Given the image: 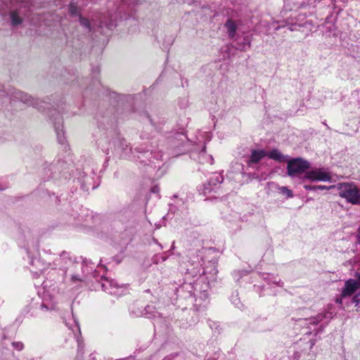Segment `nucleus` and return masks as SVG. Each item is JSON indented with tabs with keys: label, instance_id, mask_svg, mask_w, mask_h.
<instances>
[{
	"label": "nucleus",
	"instance_id": "obj_1",
	"mask_svg": "<svg viewBox=\"0 0 360 360\" xmlns=\"http://www.w3.org/2000/svg\"><path fill=\"white\" fill-rule=\"evenodd\" d=\"M338 191L340 197L352 205H360V188L353 182L332 185Z\"/></svg>",
	"mask_w": 360,
	"mask_h": 360
},
{
	"label": "nucleus",
	"instance_id": "obj_2",
	"mask_svg": "<svg viewBox=\"0 0 360 360\" xmlns=\"http://www.w3.org/2000/svg\"><path fill=\"white\" fill-rule=\"evenodd\" d=\"M30 6V0H17L16 8L12 9L10 12L12 25H19L22 22L23 18L28 14Z\"/></svg>",
	"mask_w": 360,
	"mask_h": 360
},
{
	"label": "nucleus",
	"instance_id": "obj_3",
	"mask_svg": "<svg viewBox=\"0 0 360 360\" xmlns=\"http://www.w3.org/2000/svg\"><path fill=\"white\" fill-rule=\"evenodd\" d=\"M308 168L309 163L301 158H295L288 162V173L292 177L304 173Z\"/></svg>",
	"mask_w": 360,
	"mask_h": 360
},
{
	"label": "nucleus",
	"instance_id": "obj_4",
	"mask_svg": "<svg viewBox=\"0 0 360 360\" xmlns=\"http://www.w3.org/2000/svg\"><path fill=\"white\" fill-rule=\"evenodd\" d=\"M50 119L53 122L59 143L61 144L65 143V139L63 132V118L60 113L56 110L51 111L50 114Z\"/></svg>",
	"mask_w": 360,
	"mask_h": 360
},
{
	"label": "nucleus",
	"instance_id": "obj_5",
	"mask_svg": "<svg viewBox=\"0 0 360 360\" xmlns=\"http://www.w3.org/2000/svg\"><path fill=\"white\" fill-rule=\"evenodd\" d=\"M13 96L15 99L19 100L27 105H32L38 110H41L43 104L44 103V101L38 98H33L32 96L21 91H15Z\"/></svg>",
	"mask_w": 360,
	"mask_h": 360
},
{
	"label": "nucleus",
	"instance_id": "obj_6",
	"mask_svg": "<svg viewBox=\"0 0 360 360\" xmlns=\"http://www.w3.org/2000/svg\"><path fill=\"white\" fill-rule=\"evenodd\" d=\"M102 288L104 291L116 296L122 295L126 290V286L120 285L118 283L112 279H105L102 283Z\"/></svg>",
	"mask_w": 360,
	"mask_h": 360
},
{
	"label": "nucleus",
	"instance_id": "obj_7",
	"mask_svg": "<svg viewBox=\"0 0 360 360\" xmlns=\"http://www.w3.org/2000/svg\"><path fill=\"white\" fill-rule=\"evenodd\" d=\"M305 178L311 181H331V175L324 169H315L307 172Z\"/></svg>",
	"mask_w": 360,
	"mask_h": 360
},
{
	"label": "nucleus",
	"instance_id": "obj_8",
	"mask_svg": "<svg viewBox=\"0 0 360 360\" xmlns=\"http://www.w3.org/2000/svg\"><path fill=\"white\" fill-rule=\"evenodd\" d=\"M359 288V282H357L356 280L354 279H349L345 283V286L342 289L341 296L342 297L351 296Z\"/></svg>",
	"mask_w": 360,
	"mask_h": 360
},
{
	"label": "nucleus",
	"instance_id": "obj_9",
	"mask_svg": "<svg viewBox=\"0 0 360 360\" xmlns=\"http://www.w3.org/2000/svg\"><path fill=\"white\" fill-rule=\"evenodd\" d=\"M266 156L267 153L264 150H253L248 164L250 166L253 163H257Z\"/></svg>",
	"mask_w": 360,
	"mask_h": 360
},
{
	"label": "nucleus",
	"instance_id": "obj_10",
	"mask_svg": "<svg viewBox=\"0 0 360 360\" xmlns=\"http://www.w3.org/2000/svg\"><path fill=\"white\" fill-rule=\"evenodd\" d=\"M333 318V314L331 312L326 311L323 313H320L317 314L316 316L311 317L309 319L310 323L316 325L323 321L324 319H330Z\"/></svg>",
	"mask_w": 360,
	"mask_h": 360
},
{
	"label": "nucleus",
	"instance_id": "obj_11",
	"mask_svg": "<svg viewBox=\"0 0 360 360\" xmlns=\"http://www.w3.org/2000/svg\"><path fill=\"white\" fill-rule=\"evenodd\" d=\"M226 28L228 35L230 38H233L236 34L237 26L233 20L231 19H229L226 20L224 25Z\"/></svg>",
	"mask_w": 360,
	"mask_h": 360
},
{
	"label": "nucleus",
	"instance_id": "obj_12",
	"mask_svg": "<svg viewBox=\"0 0 360 360\" xmlns=\"http://www.w3.org/2000/svg\"><path fill=\"white\" fill-rule=\"evenodd\" d=\"M267 156H269L271 159L280 162H283L285 160V158L283 155V154L276 149L271 150L269 154L267 153Z\"/></svg>",
	"mask_w": 360,
	"mask_h": 360
},
{
	"label": "nucleus",
	"instance_id": "obj_13",
	"mask_svg": "<svg viewBox=\"0 0 360 360\" xmlns=\"http://www.w3.org/2000/svg\"><path fill=\"white\" fill-rule=\"evenodd\" d=\"M223 181V177L220 175H214L212 178H210L208 185L210 186V188H206L207 190H212L213 187L216 186L217 185L221 184Z\"/></svg>",
	"mask_w": 360,
	"mask_h": 360
},
{
	"label": "nucleus",
	"instance_id": "obj_14",
	"mask_svg": "<svg viewBox=\"0 0 360 360\" xmlns=\"http://www.w3.org/2000/svg\"><path fill=\"white\" fill-rule=\"evenodd\" d=\"M79 20L80 25L83 26L88 32L91 30V23L88 18L79 15Z\"/></svg>",
	"mask_w": 360,
	"mask_h": 360
},
{
	"label": "nucleus",
	"instance_id": "obj_15",
	"mask_svg": "<svg viewBox=\"0 0 360 360\" xmlns=\"http://www.w3.org/2000/svg\"><path fill=\"white\" fill-rule=\"evenodd\" d=\"M69 12L72 16H79V9L78 6L75 3H70L69 5Z\"/></svg>",
	"mask_w": 360,
	"mask_h": 360
},
{
	"label": "nucleus",
	"instance_id": "obj_16",
	"mask_svg": "<svg viewBox=\"0 0 360 360\" xmlns=\"http://www.w3.org/2000/svg\"><path fill=\"white\" fill-rule=\"evenodd\" d=\"M119 143H120V146L116 150L118 151L120 149H121L122 152L120 153V155L121 158H125V156L127 155L126 150H127L128 146L126 144L125 141H120Z\"/></svg>",
	"mask_w": 360,
	"mask_h": 360
},
{
	"label": "nucleus",
	"instance_id": "obj_17",
	"mask_svg": "<svg viewBox=\"0 0 360 360\" xmlns=\"http://www.w3.org/2000/svg\"><path fill=\"white\" fill-rule=\"evenodd\" d=\"M278 190L282 194L286 195L288 198L293 196L292 191L285 186L279 187Z\"/></svg>",
	"mask_w": 360,
	"mask_h": 360
},
{
	"label": "nucleus",
	"instance_id": "obj_18",
	"mask_svg": "<svg viewBox=\"0 0 360 360\" xmlns=\"http://www.w3.org/2000/svg\"><path fill=\"white\" fill-rule=\"evenodd\" d=\"M12 345L13 347L18 351H21L24 348L23 344L20 342H14Z\"/></svg>",
	"mask_w": 360,
	"mask_h": 360
},
{
	"label": "nucleus",
	"instance_id": "obj_19",
	"mask_svg": "<svg viewBox=\"0 0 360 360\" xmlns=\"http://www.w3.org/2000/svg\"><path fill=\"white\" fill-rule=\"evenodd\" d=\"M331 188H335V187H332V186H322V185H319V186H316V190L317 189H319V190H330Z\"/></svg>",
	"mask_w": 360,
	"mask_h": 360
},
{
	"label": "nucleus",
	"instance_id": "obj_20",
	"mask_svg": "<svg viewBox=\"0 0 360 360\" xmlns=\"http://www.w3.org/2000/svg\"><path fill=\"white\" fill-rule=\"evenodd\" d=\"M71 281L73 283H76L77 281H82V278L77 275H72L71 276Z\"/></svg>",
	"mask_w": 360,
	"mask_h": 360
},
{
	"label": "nucleus",
	"instance_id": "obj_21",
	"mask_svg": "<svg viewBox=\"0 0 360 360\" xmlns=\"http://www.w3.org/2000/svg\"><path fill=\"white\" fill-rule=\"evenodd\" d=\"M304 188H305L306 190L316 191V186H309V185H305V186H304Z\"/></svg>",
	"mask_w": 360,
	"mask_h": 360
},
{
	"label": "nucleus",
	"instance_id": "obj_22",
	"mask_svg": "<svg viewBox=\"0 0 360 360\" xmlns=\"http://www.w3.org/2000/svg\"><path fill=\"white\" fill-rule=\"evenodd\" d=\"M356 240H357V243L359 244H360V227L358 229V231H357Z\"/></svg>",
	"mask_w": 360,
	"mask_h": 360
},
{
	"label": "nucleus",
	"instance_id": "obj_23",
	"mask_svg": "<svg viewBox=\"0 0 360 360\" xmlns=\"http://www.w3.org/2000/svg\"><path fill=\"white\" fill-rule=\"evenodd\" d=\"M244 40L246 41V45H247L248 48H250V41L248 40V38H245Z\"/></svg>",
	"mask_w": 360,
	"mask_h": 360
},
{
	"label": "nucleus",
	"instance_id": "obj_24",
	"mask_svg": "<svg viewBox=\"0 0 360 360\" xmlns=\"http://www.w3.org/2000/svg\"><path fill=\"white\" fill-rule=\"evenodd\" d=\"M342 296H341V297H340V298H337V299H336V300H335V301H336V302H337V303H338V304H342Z\"/></svg>",
	"mask_w": 360,
	"mask_h": 360
},
{
	"label": "nucleus",
	"instance_id": "obj_25",
	"mask_svg": "<svg viewBox=\"0 0 360 360\" xmlns=\"http://www.w3.org/2000/svg\"><path fill=\"white\" fill-rule=\"evenodd\" d=\"M158 191H159V188L157 186H155L152 188V192H153V193L158 192Z\"/></svg>",
	"mask_w": 360,
	"mask_h": 360
},
{
	"label": "nucleus",
	"instance_id": "obj_26",
	"mask_svg": "<svg viewBox=\"0 0 360 360\" xmlns=\"http://www.w3.org/2000/svg\"><path fill=\"white\" fill-rule=\"evenodd\" d=\"M245 46H246V45H245V44H244V45H243V46L240 48V50H242V51H245V50H246V47H245Z\"/></svg>",
	"mask_w": 360,
	"mask_h": 360
},
{
	"label": "nucleus",
	"instance_id": "obj_27",
	"mask_svg": "<svg viewBox=\"0 0 360 360\" xmlns=\"http://www.w3.org/2000/svg\"><path fill=\"white\" fill-rule=\"evenodd\" d=\"M67 253L65 252H63L61 255H60V257H65Z\"/></svg>",
	"mask_w": 360,
	"mask_h": 360
},
{
	"label": "nucleus",
	"instance_id": "obj_28",
	"mask_svg": "<svg viewBox=\"0 0 360 360\" xmlns=\"http://www.w3.org/2000/svg\"><path fill=\"white\" fill-rule=\"evenodd\" d=\"M356 276H358V278H359V281H356L359 282V285H360V274H356Z\"/></svg>",
	"mask_w": 360,
	"mask_h": 360
},
{
	"label": "nucleus",
	"instance_id": "obj_29",
	"mask_svg": "<svg viewBox=\"0 0 360 360\" xmlns=\"http://www.w3.org/2000/svg\"><path fill=\"white\" fill-rule=\"evenodd\" d=\"M171 359H172L171 357L167 356L163 360H171Z\"/></svg>",
	"mask_w": 360,
	"mask_h": 360
},
{
	"label": "nucleus",
	"instance_id": "obj_30",
	"mask_svg": "<svg viewBox=\"0 0 360 360\" xmlns=\"http://www.w3.org/2000/svg\"><path fill=\"white\" fill-rule=\"evenodd\" d=\"M354 302H358V301H357V296L354 297Z\"/></svg>",
	"mask_w": 360,
	"mask_h": 360
},
{
	"label": "nucleus",
	"instance_id": "obj_31",
	"mask_svg": "<svg viewBox=\"0 0 360 360\" xmlns=\"http://www.w3.org/2000/svg\"><path fill=\"white\" fill-rule=\"evenodd\" d=\"M273 282H274V283H276L277 284H278V285H279L280 281H278V282H277V281H273Z\"/></svg>",
	"mask_w": 360,
	"mask_h": 360
}]
</instances>
